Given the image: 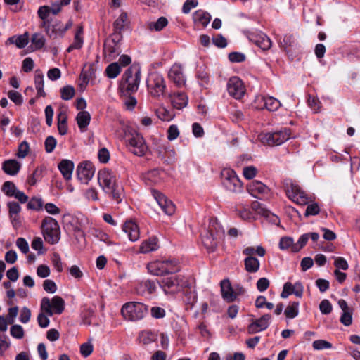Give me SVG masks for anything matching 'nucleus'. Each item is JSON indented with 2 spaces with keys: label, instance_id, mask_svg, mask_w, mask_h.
Here are the masks:
<instances>
[{
  "label": "nucleus",
  "instance_id": "nucleus-1",
  "mask_svg": "<svg viewBox=\"0 0 360 360\" xmlns=\"http://www.w3.org/2000/svg\"><path fill=\"white\" fill-rule=\"evenodd\" d=\"M98 182L105 194L117 203L122 202L124 198V188L117 182L115 174L109 169L100 170L98 174Z\"/></svg>",
  "mask_w": 360,
  "mask_h": 360
},
{
  "label": "nucleus",
  "instance_id": "nucleus-2",
  "mask_svg": "<svg viewBox=\"0 0 360 360\" xmlns=\"http://www.w3.org/2000/svg\"><path fill=\"white\" fill-rule=\"evenodd\" d=\"M222 233L223 231L217 219H210L208 228L201 233L202 243L209 252L216 250Z\"/></svg>",
  "mask_w": 360,
  "mask_h": 360
},
{
  "label": "nucleus",
  "instance_id": "nucleus-3",
  "mask_svg": "<svg viewBox=\"0 0 360 360\" xmlns=\"http://www.w3.org/2000/svg\"><path fill=\"white\" fill-rule=\"evenodd\" d=\"M141 79V70L138 65H131L123 74L120 83L121 91L130 95L138 90Z\"/></svg>",
  "mask_w": 360,
  "mask_h": 360
},
{
  "label": "nucleus",
  "instance_id": "nucleus-4",
  "mask_svg": "<svg viewBox=\"0 0 360 360\" xmlns=\"http://www.w3.org/2000/svg\"><path fill=\"white\" fill-rule=\"evenodd\" d=\"M41 231L44 240L49 244L58 243L60 238V226L58 221L51 217H45L41 223Z\"/></svg>",
  "mask_w": 360,
  "mask_h": 360
},
{
  "label": "nucleus",
  "instance_id": "nucleus-5",
  "mask_svg": "<svg viewBox=\"0 0 360 360\" xmlns=\"http://www.w3.org/2000/svg\"><path fill=\"white\" fill-rule=\"evenodd\" d=\"M148 311V307L142 302H129L125 303L122 309L121 314L123 317L131 321L142 319Z\"/></svg>",
  "mask_w": 360,
  "mask_h": 360
},
{
  "label": "nucleus",
  "instance_id": "nucleus-6",
  "mask_svg": "<svg viewBox=\"0 0 360 360\" xmlns=\"http://www.w3.org/2000/svg\"><path fill=\"white\" fill-rule=\"evenodd\" d=\"M146 84L148 92L153 97L160 98L165 95L166 84L163 76L159 72H150L147 78Z\"/></svg>",
  "mask_w": 360,
  "mask_h": 360
},
{
  "label": "nucleus",
  "instance_id": "nucleus-7",
  "mask_svg": "<svg viewBox=\"0 0 360 360\" xmlns=\"http://www.w3.org/2000/svg\"><path fill=\"white\" fill-rule=\"evenodd\" d=\"M290 137V130L284 128L280 131L274 132L262 133L258 136L259 141L269 146H279L289 139Z\"/></svg>",
  "mask_w": 360,
  "mask_h": 360
},
{
  "label": "nucleus",
  "instance_id": "nucleus-8",
  "mask_svg": "<svg viewBox=\"0 0 360 360\" xmlns=\"http://www.w3.org/2000/svg\"><path fill=\"white\" fill-rule=\"evenodd\" d=\"M65 309V301L59 296H54L51 301L48 297H44L41 302V310L47 316H51L53 313L60 314Z\"/></svg>",
  "mask_w": 360,
  "mask_h": 360
},
{
  "label": "nucleus",
  "instance_id": "nucleus-9",
  "mask_svg": "<svg viewBox=\"0 0 360 360\" xmlns=\"http://www.w3.org/2000/svg\"><path fill=\"white\" fill-rule=\"evenodd\" d=\"M285 191L287 196L297 204L304 205L312 201L305 192L297 184L286 183Z\"/></svg>",
  "mask_w": 360,
  "mask_h": 360
},
{
  "label": "nucleus",
  "instance_id": "nucleus-10",
  "mask_svg": "<svg viewBox=\"0 0 360 360\" xmlns=\"http://www.w3.org/2000/svg\"><path fill=\"white\" fill-rule=\"evenodd\" d=\"M223 185L231 192L237 193L242 190V182L236 175V173L230 169H224L221 172Z\"/></svg>",
  "mask_w": 360,
  "mask_h": 360
},
{
  "label": "nucleus",
  "instance_id": "nucleus-11",
  "mask_svg": "<svg viewBox=\"0 0 360 360\" xmlns=\"http://www.w3.org/2000/svg\"><path fill=\"white\" fill-rule=\"evenodd\" d=\"M158 283L165 293L174 292L179 290L180 288H182L184 285L183 278L180 276L164 278L158 281Z\"/></svg>",
  "mask_w": 360,
  "mask_h": 360
},
{
  "label": "nucleus",
  "instance_id": "nucleus-12",
  "mask_svg": "<svg viewBox=\"0 0 360 360\" xmlns=\"http://www.w3.org/2000/svg\"><path fill=\"white\" fill-rule=\"evenodd\" d=\"M227 91L232 97L236 99H240L245 94V89L239 77H232L228 81Z\"/></svg>",
  "mask_w": 360,
  "mask_h": 360
},
{
  "label": "nucleus",
  "instance_id": "nucleus-13",
  "mask_svg": "<svg viewBox=\"0 0 360 360\" xmlns=\"http://www.w3.org/2000/svg\"><path fill=\"white\" fill-rule=\"evenodd\" d=\"M130 151L137 156H143L146 154L148 147L142 136L136 134L129 139Z\"/></svg>",
  "mask_w": 360,
  "mask_h": 360
},
{
  "label": "nucleus",
  "instance_id": "nucleus-14",
  "mask_svg": "<svg viewBox=\"0 0 360 360\" xmlns=\"http://www.w3.org/2000/svg\"><path fill=\"white\" fill-rule=\"evenodd\" d=\"M152 194L162 210L167 215H172L175 212L174 203L162 193L156 190L152 191Z\"/></svg>",
  "mask_w": 360,
  "mask_h": 360
},
{
  "label": "nucleus",
  "instance_id": "nucleus-15",
  "mask_svg": "<svg viewBox=\"0 0 360 360\" xmlns=\"http://www.w3.org/2000/svg\"><path fill=\"white\" fill-rule=\"evenodd\" d=\"M72 25L71 20H69L65 25H63L61 21L56 20L51 25L50 29H47V35L51 39L63 37Z\"/></svg>",
  "mask_w": 360,
  "mask_h": 360
},
{
  "label": "nucleus",
  "instance_id": "nucleus-16",
  "mask_svg": "<svg viewBox=\"0 0 360 360\" xmlns=\"http://www.w3.org/2000/svg\"><path fill=\"white\" fill-rule=\"evenodd\" d=\"M94 172V167L90 162H81L77 168V177L84 184H87L92 179Z\"/></svg>",
  "mask_w": 360,
  "mask_h": 360
},
{
  "label": "nucleus",
  "instance_id": "nucleus-17",
  "mask_svg": "<svg viewBox=\"0 0 360 360\" xmlns=\"http://www.w3.org/2000/svg\"><path fill=\"white\" fill-rule=\"evenodd\" d=\"M248 39L264 51L268 50L271 47V41L264 33H250L248 36Z\"/></svg>",
  "mask_w": 360,
  "mask_h": 360
},
{
  "label": "nucleus",
  "instance_id": "nucleus-18",
  "mask_svg": "<svg viewBox=\"0 0 360 360\" xmlns=\"http://www.w3.org/2000/svg\"><path fill=\"white\" fill-rule=\"evenodd\" d=\"M271 318V315L267 314L256 319L248 326V333L254 334L264 330L269 327Z\"/></svg>",
  "mask_w": 360,
  "mask_h": 360
},
{
  "label": "nucleus",
  "instance_id": "nucleus-19",
  "mask_svg": "<svg viewBox=\"0 0 360 360\" xmlns=\"http://www.w3.org/2000/svg\"><path fill=\"white\" fill-rule=\"evenodd\" d=\"M168 77L178 86H181L186 83L182 67L179 64H174L172 66L168 72Z\"/></svg>",
  "mask_w": 360,
  "mask_h": 360
},
{
  "label": "nucleus",
  "instance_id": "nucleus-20",
  "mask_svg": "<svg viewBox=\"0 0 360 360\" xmlns=\"http://www.w3.org/2000/svg\"><path fill=\"white\" fill-rule=\"evenodd\" d=\"M127 20V14L122 12L113 23V33L112 34L113 41H120L122 38V31L124 27V23Z\"/></svg>",
  "mask_w": 360,
  "mask_h": 360
},
{
  "label": "nucleus",
  "instance_id": "nucleus-21",
  "mask_svg": "<svg viewBox=\"0 0 360 360\" xmlns=\"http://www.w3.org/2000/svg\"><path fill=\"white\" fill-rule=\"evenodd\" d=\"M122 230L127 234L131 241L134 242L139 238V228L135 222L132 221H126L123 224Z\"/></svg>",
  "mask_w": 360,
  "mask_h": 360
},
{
  "label": "nucleus",
  "instance_id": "nucleus-22",
  "mask_svg": "<svg viewBox=\"0 0 360 360\" xmlns=\"http://www.w3.org/2000/svg\"><path fill=\"white\" fill-rule=\"evenodd\" d=\"M221 292L222 297L227 302H232L236 300V293L233 289L229 280L224 279L221 281Z\"/></svg>",
  "mask_w": 360,
  "mask_h": 360
},
{
  "label": "nucleus",
  "instance_id": "nucleus-23",
  "mask_svg": "<svg viewBox=\"0 0 360 360\" xmlns=\"http://www.w3.org/2000/svg\"><path fill=\"white\" fill-rule=\"evenodd\" d=\"M96 77V68L94 65L91 64L88 67H85L84 69L82 70L80 76L79 80L82 81L79 83V86L81 89L85 88L89 81Z\"/></svg>",
  "mask_w": 360,
  "mask_h": 360
},
{
  "label": "nucleus",
  "instance_id": "nucleus-24",
  "mask_svg": "<svg viewBox=\"0 0 360 360\" xmlns=\"http://www.w3.org/2000/svg\"><path fill=\"white\" fill-rule=\"evenodd\" d=\"M248 190L252 195L258 198L257 194L264 195L269 192V188L265 184L258 181L251 182L248 186Z\"/></svg>",
  "mask_w": 360,
  "mask_h": 360
},
{
  "label": "nucleus",
  "instance_id": "nucleus-25",
  "mask_svg": "<svg viewBox=\"0 0 360 360\" xmlns=\"http://www.w3.org/2000/svg\"><path fill=\"white\" fill-rule=\"evenodd\" d=\"M29 42V33L25 32L20 35H13L7 39L6 44H15L18 49L25 48Z\"/></svg>",
  "mask_w": 360,
  "mask_h": 360
},
{
  "label": "nucleus",
  "instance_id": "nucleus-26",
  "mask_svg": "<svg viewBox=\"0 0 360 360\" xmlns=\"http://www.w3.org/2000/svg\"><path fill=\"white\" fill-rule=\"evenodd\" d=\"M74 166L75 165L72 161L69 160H63L58 164V167L64 179L66 180H70L72 178Z\"/></svg>",
  "mask_w": 360,
  "mask_h": 360
},
{
  "label": "nucleus",
  "instance_id": "nucleus-27",
  "mask_svg": "<svg viewBox=\"0 0 360 360\" xmlns=\"http://www.w3.org/2000/svg\"><path fill=\"white\" fill-rule=\"evenodd\" d=\"M20 169V164L16 160H8L3 162L2 169L8 175L17 174Z\"/></svg>",
  "mask_w": 360,
  "mask_h": 360
},
{
  "label": "nucleus",
  "instance_id": "nucleus-28",
  "mask_svg": "<svg viewBox=\"0 0 360 360\" xmlns=\"http://www.w3.org/2000/svg\"><path fill=\"white\" fill-rule=\"evenodd\" d=\"M193 19L195 24H200L203 27H206L211 20V15L205 11L198 10L193 14Z\"/></svg>",
  "mask_w": 360,
  "mask_h": 360
},
{
  "label": "nucleus",
  "instance_id": "nucleus-29",
  "mask_svg": "<svg viewBox=\"0 0 360 360\" xmlns=\"http://www.w3.org/2000/svg\"><path fill=\"white\" fill-rule=\"evenodd\" d=\"M164 265L162 260H156L150 262L147 266V269L153 275L164 276L165 275V268H164Z\"/></svg>",
  "mask_w": 360,
  "mask_h": 360
},
{
  "label": "nucleus",
  "instance_id": "nucleus-30",
  "mask_svg": "<svg viewBox=\"0 0 360 360\" xmlns=\"http://www.w3.org/2000/svg\"><path fill=\"white\" fill-rule=\"evenodd\" d=\"M83 27L79 26L77 29V31L75 34L74 41L70 45V46L67 49V52L70 53L74 49H80L84 43L83 37Z\"/></svg>",
  "mask_w": 360,
  "mask_h": 360
},
{
  "label": "nucleus",
  "instance_id": "nucleus-31",
  "mask_svg": "<svg viewBox=\"0 0 360 360\" xmlns=\"http://www.w3.org/2000/svg\"><path fill=\"white\" fill-rule=\"evenodd\" d=\"M172 103L174 108L181 110L188 104V97L182 92L174 94L172 98Z\"/></svg>",
  "mask_w": 360,
  "mask_h": 360
},
{
  "label": "nucleus",
  "instance_id": "nucleus-32",
  "mask_svg": "<svg viewBox=\"0 0 360 360\" xmlns=\"http://www.w3.org/2000/svg\"><path fill=\"white\" fill-rule=\"evenodd\" d=\"M244 265L246 271L254 274L259 269L260 262L255 257H246L244 259Z\"/></svg>",
  "mask_w": 360,
  "mask_h": 360
},
{
  "label": "nucleus",
  "instance_id": "nucleus-33",
  "mask_svg": "<svg viewBox=\"0 0 360 360\" xmlns=\"http://www.w3.org/2000/svg\"><path fill=\"white\" fill-rule=\"evenodd\" d=\"M164 268H165V274H172L180 271L181 266L179 262L176 259H163Z\"/></svg>",
  "mask_w": 360,
  "mask_h": 360
},
{
  "label": "nucleus",
  "instance_id": "nucleus-34",
  "mask_svg": "<svg viewBox=\"0 0 360 360\" xmlns=\"http://www.w3.org/2000/svg\"><path fill=\"white\" fill-rule=\"evenodd\" d=\"M34 84L35 88L37 91V96H46V93L44 91V75L42 72L39 70H36L34 75Z\"/></svg>",
  "mask_w": 360,
  "mask_h": 360
},
{
  "label": "nucleus",
  "instance_id": "nucleus-35",
  "mask_svg": "<svg viewBox=\"0 0 360 360\" xmlns=\"http://www.w3.org/2000/svg\"><path fill=\"white\" fill-rule=\"evenodd\" d=\"M157 333L152 332L150 330H144L141 332L138 338L139 342L145 345L155 342L157 340Z\"/></svg>",
  "mask_w": 360,
  "mask_h": 360
},
{
  "label": "nucleus",
  "instance_id": "nucleus-36",
  "mask_svg": "<svg viewBox=\"0 0 360 360\" xmlns=\"http://www.w3.org/2000/svg\"><path fill=\"white\" fill-rule=\"evenodd\" d=\"M158 249V240L156 238H150L142 242L140 246V252L148 253Z\"/></svg>",
  "mask_w": 360,
  "mask_h": 360
},
{
  "label": "nucleus",
  "instance_id": "nucleus-37",
  "mask_svg": "<svg viewBox=\"0 0 360 360\" xmlns=\"http://www.w3.org/2000/svg\"><path fill=\"white\" fill-rule=\"evenodd\" d=\"M76 120L79 128L82 130L89 124L91 121V115L88 111L82 110L78 112L76 117Z\"/></svg>",
  "mask_w": 360,
  "mask_h": 360
},
{
  "label": "nucleus",
  "instance_id": "nucleus-38",
  "mask_svg": "<svg viewBox=\"0 0 360 360\" xmlns=\"http://www.w3.org/2000/svg\"><path fill=\"white\" fill-rule=\"evenodd\" d=\"M196 77L201 86H206L210 82V74L204 65L198 67Z\"/></svg>",
  "mask_w": 360,
  "mask_h": 360
},
{
  "label": "nucleus",
  "instance_id": "nucleus-39",
  "mask_svg": "<svg viewBox=\"0 0 360 360\" xmlns=\"http://www.w3.org/2000/svg\"><path fill=\"white\" fill-rule=\"evenodd\" d=\"M264 107L269 111H275L281 106L280 101L274 97H262Z\"/></svg>",
  "mask_w": 360,
  "mask_h": 360
},
{
  "label": "nucleus",
  "instance_id": "nucleus-40",
  "mask_svg": "<svg viewBox=\"0 0 360 360\" xmlns=\"http://www.w3.org/2000/svg\"><path fill=\"white\" fill-rule=\"evenodd\" d=\"M281 46L289 54L290 48L297 45L295 38L292 34H285L282 41H280Z\"/></svg>",
  "mask_w": 360,
  "mask_h": 360
},
{
  "label": "nucleus",
  "instance_id": "nucleus-41",
  "mask_svg": "<svg viewBox=\"0 0 360 360\" xmlns=\"http://www.w3.org/2000/svg\"><path fill=\"white\" fill-rule=\"evenodd\" d=\"M168 24V20L165 17H160L156 22H150L148 24L147 27L151 31H161Z\"/></svg>",
  "mask_w": 360,
  "mask_h": 360
},
{
  "label": "nucleus",
  "instance_id": "nucleus-42",
  "mask_svg": "<svg viewBox=\"0 0 360 360\" xmlns=\"http://www.w3.org/2000/svg\"><path fill=\"white\" fill-rule=\"evenodd\" d=\"M67 115L60 112L58 115V130L60 135H65L68 132Z\"/></svg>",
  "mask_w": 360,
  "mask_h": 360
},
{
  "label": "nucleus",
  "instance_id": "nucleus-43",
  "mask_svg": "<svg viewBox=\"0 0 360 360\" xmlns=\"http://www.w3.org/2000/svg\"><path fill=\"white\" fill-rule=\"evenodd\" d=\"M299 302H291L284 311V314L288 319L295 318L299 313Z\"/></svg>",
  "mask_w": 360,
  "mask_h": 360
},
{
  "label": "nucleus",
  "instance_id": "nucleus-44",
  "mask_svg": "<svg viewBox=\"0 0 360 360\" xmlns=\"http://www.w3.org/2000/svg\"><path fill=\"white\" fill-rule=\"evenodd\" d=\"M243 254L247 257H254L253 255L255 254H257L260 257H264L266 254V250L261 245L257 246L256 249L253 247L249 246L243 250Z\"/></svg>",
  "mask_w": 360,
  "mask_h": 360
},
{
  "label": "nucleus",
  "instance_id": "nucleus-45",
  "mask_svg": "<svg viewBox=\"0 0 360 360\" xmlns=\"http://www.w3.org/2000/svg\"><path fill=\"white\" fill-rule=\"evenodd\" d=\"M105 72L108 77L114 79L120 73L121 68L118 63H112L107 66Z\"/></svg>",
  "mask_w": 360,
  "mask_h": 360
},
{
  "label": "nucleus",
  "instance_id": "nucleus-46",
  "mask_svg": "<svg viewBox=\"0 0 360 360\" xmlns=\"http://www.w3.org/2000/svg\"><path fill=\"white\" fill-rule=\"evenodd\" d=\"M31 42L33 44L34 49L39 50L44 47L46 39L41 33H34L31 37Z\"/></svg>",
  "mask_w": 360,
  "mask_h": 360
},
{
  "label": "nucleus",
  "instance_id": "nucleus-47",
  "mask_svg": "<svg viewBox=\"0 0 360 360\" xmlns=\"http://www.w3.org/2000/svg\"><path fill=\"white\" fill-rule=\"evenodd\" d=\"M60 91L61 98L64 101L70 100L75 94V90L71 85L65 86L60 89Z\"/></svg>",
  "mask_w": 360,
  "mask_h": 360
},
{
  "label": "nucleus",
  "instance_id": "nucleus-48",
  "mask_svg": "<svg viewBox=\"0 0 360 360\" xmlns=\"http://www.w3.org/2000/svg\"><path fill=\"white\" fill-rule=\"evenodd\" d=\"M1 190L7 196L12 197L18 189L14 183L7 181L4 183Z\"/></svg>",
  "mask_w": 360,
  "mask_h": 360
},
{
  "label": "nucleus",
  "instance_id": "nucleus-49",
  "mask_svg": "<svg viewBox=\"0 0 360 360\" xmlns=\"http://www.w3.org/2000/svg\"><path fill=\"white\" fill-rule=\"evenodd\" d=\"M309 238V233L302 235L297 242L292 246V252H299L307 243Z\"/></svg>",
  "mask_w": 360,
  "mask_h": 360
},
{
  "label": "nucleus",
  "instance_id": "nucleus-50",
  "mask_svg": "<svg viewBox=\"0 0 360 360\" xmlns=\"http://www.w3.org/2000/svg\"><path fill=\"white\" fill-rule=\"evenodd\" d=\"M313 348L316 350H322L325 349H331L333 345L330 342L325 340H317L313 342Z\"/></svg>",
  "mask_w": 360,
  "mask_h": 360
},
{
  "label": "nucleus",
  "instance_id": "nucleus-51",
  "mask_svg": "<svg viewBox=\"0 0 360 360\" xmlns=\"http://www.w3.org/2000/svg\"><path fill=\"white\" fill-rule=\"evenodd\" d=\"M56 139L53 136H49L44 141L46 152L48 153H52L56 148Z\"/></svg>",
  "mask_w": 360,
  "mask_h": 360
},
{
  "label": "nucleus",
  "instance_id": "nucleus-52",
  "mask_svg": "<svg viewBox=\"0 0 360 360\" xmlns=\"http://www.w3.org/2000/svg\"><path fill=\"white\" fill-rule=\"evenodd\" d=\"M295 245L293 242V239L291 237H282L279 242V248L281 250H287L289 248H291V251L292 252V246Z\"/></svg>",
  "mask_w": 360,
  "mask_h": 360
},
{
  "label": "nucleus",
  "instance_id": "nucleus-53",
  "mask_svg": "<svg viewBox=\"0 0 360 360\" xmlns=\"http://www.w3.org/2000/svg\"><path fill=\"white\" fill-rule=\"evenodd\" d=\"M42 206L41 199L37 198H32L27 205V209L33 210H39L42 208Z\"/></svg>",
  "mask_w": 360,
  "mask_h": 360
},
{
  "label": "nucleus",
  "instance_id": "nucleus-54",
  "mask_svg": "<svg viewBox=\"0 0 360 360\" xmlns=\"http://www.w3.org/2000/svg\"><path fill=\"white\" fill-rule=\"evenodd\" d=\"M319 212L320 208L319 205L316 202L311 203L307 205L304 212V216L306 217H308L309 216L317 215L319 213Z\"/></svg>",
  "mask_w": 360,
  "mask_h": 360
},
{
  "label": "nucleus",
  "instance_id": "nucleus-55",
  "mask_svg": "<svg viewBox=\"0 0 360 360\" xmlns=\"http://www.w3.org/2000/svg\"><path fill=\"white\" fill-rule=\"evenodd\" d=\"M252 208L262 216H269L270 214V211L258 201H254L252 203Z\"/></svg>",
  "mask_w": 360,
  "mask_h": 360
},
{
  "label": "nucleus",
  "instance_id": "nucleus-56",
  "mask_svg": "<svg viewBox=\"0 0 360 360\" xmlns=\"http://www.w3.org/2000/svg\"><path fill=\"white\" fill-rule=\"evenodd\" d=\"M11 335L17 339H22L24 337V330L20 325H13L11 327Z\"/></svg>",
  "mask_w": 360,
  "mask_h": 360
},
{
  "label": "nucleus",
  "instance_id": "nucleus-57",
  "mask_svg": "<svg viewBox=\"0 0 360 360\" xmlns=\"http://www.w3.org/2000/svg\"><path fill=\"white\" fill-rule=\"evenodd\" d=\"M8 208V215L18 214L21 211V207L15 201H10L7 203Z\"/></svg>",
  "mask_w": 360,
  "mask_h": 360
},
{
  "label": "nucleus",
  "instance_id": "nucleus-58",
  "mask_svg": "<svg viewBox=\"0 0 360 360\" xmlns=\"http://www.w3.org/2000/svg\"><path fill=\"white\" fill-rule=\"evenodd\" d=\"M43 288L49 293H54L57 290L56 283L50 279H46L44 281Z\"/></svg>",
  "mask_w": 360,
  "mask_h": 360
},
{
  "label": "nucleus",
  "instance_id": "nucleus-59",
  "mask_svg": "<svg viewBox=\"0 0 360 360\" xmlns=\"http://www.w3.org/2000/svg\"><path fill=\"white\" fill-rule=\"evenodd\" d=\"M229 59L232 63H241L245 61V54L240 52H231L229 54Z\"/></svg>",
  "mask_w": 360,
  "mask_h": 360
},
{
  "label": "nucleus",
  "instance_id": "nucleus-60",
  "mask_svg": "<svg viewBox=\"0 0 360 360\" xmlns=\"http://www.w3.org/2000/svg\"><path fill=\"white\" fill-rule=\"evenodd\" d=\"M29 144L26 141H23L18 147V156L20 158H24L27 156L29 152Z\"/></svg>",
  "mask_w": 360,
  "mask_h": 360
},
{
  "label": "nucleus",
  "instance_id": "nucleus-61",
  "mask_svg": "<svg viewBox=\"0 0 360 360\" xmlns=\"http://www.w3.org/2000/svg\"><path fill=\"white\" fill-rule=\"evenodd\" d=\"M8 96L16 105H21L22 103V95L18 91H10Z\"/></svg>",
  "mask_w": 360,
  "mask_h": 360
},
{
  "label": "nucleus",
  "instance_id": "nucleus-62",
  "mask_svg": "<svg viewBox=\"0 0 360 360\" xmlns=\"http://www.w3.org/2000/svg\"><path fill=\"white\" fill-rule=\"evenodd\" d=\"M151 316L155 319H162L165 316V310L160 307H153L150 309Z\"/></svg>",
  "mask_w": 360,
  "mask_h": 360
},
{
  "label": "nucleus",
  "instance_id": "nucleus-63",
  "mask_svg": "<svg viewBox=\"0 0 360 360\" xmlns=\"http://www.w3.org/2000/svg\"><path fill=\"white\" fill-rule=\"evenodd\" d=\"M319 309L322 314H328L332 311V305L328 300H323L319 304Z\"/></svg>",
  "mask_w": 360,
  "mask_h": 360
},
{
  "label": "nucleus",
  "instance_id": "nucleus-64",
  "mask_svg": "<svg viewBox=\"0 0 360 360\" xmlns=\"http://www.w3.org/2000/svg\"><path fill=\"white\" fill-rule=\"evenodd\" d=\"M16 245L23 254H27L29 252V245L25 238H18L16 240Z\"/></svg>",
  "mask_w": 360,
  "mask_h": 360
}]
</instances>
